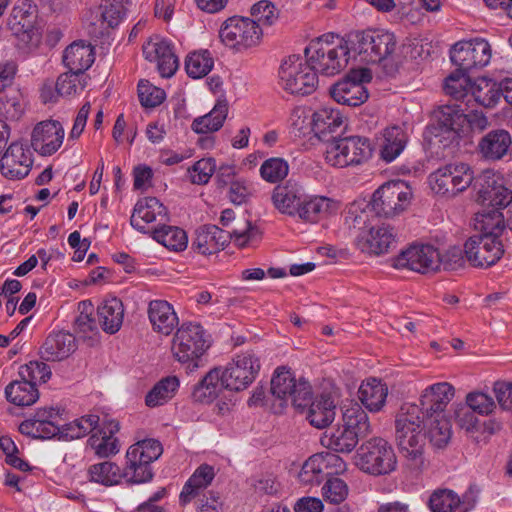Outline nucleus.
Segmentation results:
<instances>
[{"label":"nucleus","instance_id":"obj_1","mask_svg":"<svg viewBox=\"0 0 512 512\" xmlns=\"http://www.w3.org/2000/svg\"><path fill=\"white\" fill-rule=\"evenodd\" d=\"M397 39L394 33L382 29L352 31L342 38L334 33L324 34L310 41L305 57L316 73L334 76L344 70L349 54L353 52L360 62L380 65L387 76L398 69L395 60Z\"/></svg>","mask_w":512,"mask_h":512},{"label":"nucleus","instance_id":"obj_2","mask_svg":"<svg viewBox=\"0 0 512 512\" xmlns=\"http://www.w3.org/2000/svg\"><path fill=\"white\" fill-rule=\"evenodd\" d=\"M422 422L418 406L412 403H404L395 417V439L399 451L406 466L417 473L426 467V434L422 432Z\"/></svg>","mask_w":512,"mask_h":512},{"label":"nucleus","instance_id":"obj_3","mask_svg":"<svg viewBox=\"0 0 512 512\" xmlns=\"http://www.w3.org/2000/svg\"><path fill=\"white\" fill-rule=\"evenodd\" d=\"M38 20V7L30 0H22L13 7L8 19V29L17 39L18 50L28 55L35 51L42 39L41 32L36 26Z\"/></svg>","mask_w":512,"mask_h":512},{"label":"nucleus","instance_id":"obj_4","mask_svg":"<svg viewBox=\"0 0 512 512\" xmlns=\"http://www.w3.org/2000/svg\"><path fill=\"white\" fill-rule=\"evenodd\" d=\"M163 453L162 444L156 439H144L131 445L126 452L122 478L128 483L141 484L152 480V463Z\"/></svg>","mask_w":512,"mask_h":512},{"label":"nucleus","instance_id":"obj_5","mask_svg":"<svg viewBox=\"0 0 512 512\" xmlns=\"http://www.w3.org/2000/svg\"><path fill=\"white\" fill-rule=\"evenodd\" d=\"M356 465L369 475L383 476L396 470L397 457L392 445L382 437H373L361 444Z\"/></svg>","mask_w":512,"mask_h":512},{"label":"nucleus","instance_id":"obj_6","mask_svg":"<svg viewBox=\"0 0 512 512\" xmlns=\"http://www.w3.org/2000/svg\"><path fill=\"white\" fill-rule=\"evenodd\" d=\"M208 348L209 342L200 324L184 323L174 335L173 355L180 363L187 365L188 371L199 367V359Z\"/></svg>","mask_w":512,"mask_h":512},{"label":"nucleus","instance_id":"obj_7","mask_svg":"<svg viewBox=\"0 0 512 512\" xmlns=\"http://www.w3.org/2000/svg\"><path fill=\"white\" fill-rule=\"evenodd\" d=\"M372 145L367 137H337L327 144L325 160L338 168L359 165L372 156Z\"/></svg>","mask_w":512,"mask_h":512},{"label":"nucleus","instance_id":"obj_8","mask_svg":"<svg viewBox=\"0 0 512 512\" xmlns=\"http://www.w3.org/2000/svg\"><path fill=\"white\" fill-rule=\"evenodd\" d=\"M262 35V28L256 20L242 16L226 19L219 30L221 42L236 52H243L257 46L261 42Z\"/></svg>","mask_w":512,"mask_h":512},{"label":"nucleus","instance_id":"obj_9","mask_svg":"<svg viewBox=\"0 0 512 512\" xmlns=\"http://www.w3.org/2000/svg\"><path fill=\"white\" fill-rule=\"evenodd\" d=\"M279 78L282 88L293 95H310L318 85V76L309 62L298 56H289L280 66Z\"/></svg>","mask_w":512,"mask_h":512},{"label":"nucleus","instance_id":"obj_10","mask_svg":"<svg viewBox=\"0 0 512 512\" xmlns=\"http://www.w3.org/2000/svg\"><path fill=\"white\" fill-rule=\"evenodd\" d=\"M411 197L412 191L404 181H390L373 193L368 209L379 217H393L408 207Z\"/></svg>","mask_w":512,"mask_h":512},{"label":"nucleus","instance_id":"obj_11","mask_svg":"<svg viewBox=\"0 0 512 512\" xmlns=\"http://www.w3.org/2000/svg\"><path fill=\"white\" fill-rule=\"evenodd\" d=\"M474 179L471 167L465 163L449 164L429 176L431 189L439 195L452 197L464 191Z\"/></svg>","mask_w":512,"mask_h":512},{"label":"nucleus","instance_id":"obj_12","mask_svg":"<svg viewBox=\"0 0 512 512\" xmlns=\"http://www.w3.org/2000/svg\"><path fill=\"white\" fill-rule=\"evenodd\" d=\"M491 56V46L483 38L457 42L450 51L452 63L467 74L487 66Z\"/></svg>","mask_w":512,"mask_h":512},{"label":"nucleus","instance_id":"obj_13","mask_svg":"<svg viewBox=\"0 0 512 512\" xmlns=\"http://www.w3.org/2000/svg\"><path fill=\"white\" fill-rule=\"evenodd\" d=\"M260 367V359L254 352L247 351L236 355L225 369H221L226 389L245 390L257 377Z\"/></svg>","mask_w":512,"mask_h":512},{"label":"nucleus","instance_id":"obj_14","mask_svg":"<svg viewBox=\"0 0 512 512\" xmlns=\"http://www.w3.org/2000/svg\"><path fill=\"white\" fill-rule=\"evenodd\" d=\"M464 252L473 267L488 268L502 258L504 244L497 237L474 235L465 242Z\"/></svg>","mask_w":512,"mask_h":512},{"label":"nucleus","instance_id":"obj_15","mask_svg":"<svg viewBox=\"0 0 512 512\" xmlns=\"http://www.w3.org/2000/svg\"><path fill=\"white\" fill-rule=\"evenodd\" d=\"M370 74L365 69L353 70L343 80L330 88L331 97L340 104L356 107L367 101L369 94L364 82L370 81Z\"/></svg>","mask_w":512,"mask_h":512},{"label":"nucleus","instance_id":"obj_16","mask_svg":"<svg viewBox=\"0 0 512 512\" xmlns=\"http://www.w3.org/2000/svg\"><path fill=\"white\" fill-rule=\"evenodd\" d=\"M438 257L439 250L433 245H412L394 259L393 266L422 274L436 272Z\"/></svg>","mask_w":512,"mask_h":512},{"label":"nucleus","instance_id":"obj_17","mask_svg":"<svg viewBox=\"0 0 512 512\" xmlns=\"http://www.w3.org/2000/svg\"><path fill=\"white\" fill-rule=\"evenodd\" d=\"M454 395L455 389L448 382H439L428 386L420 395V405H417L421 419L445 416V408Z\"/></svg>","mask_w":512,"mask_h":512},{"label":"nucleus","instance_id":"obj_18","mask_svg":"<svg viewBox=\"0 0 512 512\" xmlns=\"http://www.w3.org/2000/svg\"><path fill=\"white\" fill-rule=\"evenodd\" d=\"M58 417H60L59 408H40L32 418L24 420L20 424L19 431L21 434L34 439L56 437L57 433H59Z\"/></svg>","mask_w":512,"mask_h":512},{"label":"nucleus","instance_id":"obj_19","mask_svg":"<svg viewBox=\"0 0 512 512\" xmlns=\"http://www.w3.org/2000/svg\"><path fill=\"white\" fill-rule=\"evenodd\" d=\"M64 128L59 121L46 120L38 123L31 134L33 149L42 156H50L61 147Z\"/></svg>","mask_w":512,"mask_h":512},{"label":"nucleus","instance_id":"obj_20","mask_svg":"<svg viewBox=\"0 0 512 512\" xmlns=\"http://www.w3.org/2000/svg\"><path fill=\"white\" fill-rule=\"evenodd\" d=\"M305 192L300 183L290 179L273 188L271 202L280 214L296 217L301 200L305 199Z\"/></svg>","mask_w":512,"mask_h":512},{"label":"nucleus","instance_id":"obj_21","mask_svg":"<svg viewBox=\"0 0 512 512\" xmlns=\"http://www.w3.org/2000/svg\"><path fill=\"white\" fill-rule=\"evenodd\" d=\"M143 54L149 61H156L162 77L169 78L175 74L179 66L173 46L166 39L155 37L143 45Z\"/></svg>","mask_w":512,"mask_h":512},{"label":"nucleus","instance_id":"obj_22","mask_svg":"<svg viewBox=\"0 0 512 512\" xmlns=\"http://www.w3.org/2000/svg\"><path fill=\"white\" fill-rule=\"evenodd\" d=\"M394 243L393 228L385 224L371 227L369 230H362L355 239L356 246L362 252L376 255L388 252Z\"/></svg>","mask_w":512,"mask_h":512},{"label":"nucleus","instance_id":"obj_23","mask_svg":"<svg viewBox=\"0 0 512 512\" xmlns=\"http://www.w3.org/2000/svg\"><path fill=\"white\" fill-rule=\"evenodd\" d=\"M344 125L343 116L338 109L322 107L312 115L311 127L314 134L327 144L340 135Z\"/></svg>","mask_w":512,"mask_h":512},{"label":"nucleus","instance_id":"obj_24","mask_svg":"<svg viewBox=\"0 0 512 512\" xmlns=\"http://www.w3.org/2000/svg\"><path fill=\"white\" fill-rule=\"evenodd\" d=\"M230 242V234L216 225H204L195 231L192 249L202 255L223 250Z\"/></svg>","mask_w":512,"mask_h":512},{"label":"nucleus","instance_id":"obj_25","mask_svg":"<svg viewBox=\"0 0 512 512\" xmlns=\"http://www.w3.org/2000/svg\"><path fill=\"white\" fill-rule=\"evenodd\" d=\"M30 154H26L22 144L12 143L1 159V173L8 179L25 178L32 166Z\"/></svg>","mask_w":512,"mask_h":512},{"label":"nucleus","instance_id":"obj_26","mask_svg":"<svg viewBox=\"0 0 512 512\" xmlns=\"http://www.w3.org/2000/svg\"><path fill=\"white\" fill-rule=\"evenodd\" d=\"M167 217V208L155 197L139 200L130 218V224L136 230L147 233L145 224L164 220Z\"/></svg>","mask_w":512,"mask_h":512},{"label":"nucleus","instance_id":"obj_27","mask_svg":"<svg viewBox=\"0 0 512 512\" xmlns=\"http://www.w3.org/2000/svg\"><path fill=\"white\" fill-rule=\"evenodd\" d=\"M512 138L505 129H494L484 135L478 143V150L486 160L503 159L510 151Z\"/></svg>","mask_w":512,"mask_h":512},{"label":"nucleus","instance_id":"obj_28","mask_svg":"<svg viewBox=\"0 0 512 512\" xmlns=\"http://www.w3.org/2000/svg\"><path fill=\"white\" fill-rule=\"evenodd\" d=\"M75 350V337L60 331L46 338L40 348V355L45 361H61L68 358Z\"/></svg>","mask_w":512,"mask_h":512},{"label":"nucleus","instance_id":"obj_29","mask_svg":"<svg viewBox=\"0 0 512 512\" xmlns=\"http://www.w3.org/2000/svg\"><path fill=\"white\" fill-rule=\"evenodd\" d=\"M148 316L153 329L163 335H170L179 322L173 306L165 300L151 301Z\"/></svg>","mask_w":512,"mask_h":512},{"label":"nucleus","instance_id":"obj_30","mask_svg":"<svg viewBox=\"0 0 512 512\" xmlns=\"http://www.w3.org/2000/svg\"><path fill=\"white\" fill-rule=\"evenodd\" d=\"M94 49L84 41L73 42L63 54V63L70 72L83 74L94 62Z\"/></svg>","mask_w":512,"mask_h":512},{"label":"nucleus","instance_id":"obj_31","mask_svg":"<svg viewBox=\"0 0 512 512\" xmlns=\"http://www.w3.org/2000/svg\"><path fill=\"white\" fill-rule=\"evenodd\" d=\"M226 389L221 368L211 369L202 380L194 386L192 398L196 402L209 404L213 402Z\"/></svg>","mask_w":512,"mask_h":512},{"label":"nucleus","instance_id":"obj_32","mask_svg":"<svg viewBox=\"0 0 512 512\" xmlns=\"http://www.w3.org/2000/svg\"><path fill=\"white\" fill-rule=\"evenodd\" d=\"M335 415L336 404L333 398L328 394H321L311 402L306 418L312 426L323 429L334 421Z\"/></svg>","mask_w":512,"mask_h":512},{"label":"nucleus","instance_id":"obj_33","mask_svg":"<svg viewBox=\"0 0 512 512\" xmlns=\"http://www.w3.org/2000/svg\"><path fill=\"white\" fill-rule=\"evenodd\" d=\"M439 129L443 132L458 135L463 132V124L467 121L465 109L461 104L453 103L440 106L435 111Z\"/></svg>","mask_w":512,"mask_h":512},{"label":"nucleus","instance_id":"obj_34","mask_svg":"<svg viewBox=\"0 0 512 512\" xmlns=\"http://www.w3.org/2000/svg\"><path fill=\"white\" fill-rule=\"evenodd\" d=\"M387 394V386L375 378L362 382L358 390L361 403L371 412H378L382 409Z\"/></svg>","mask_w":512,"mask_h":512},{"label":"nucleus","instance_id":"obj_35","mask_svg":"<svg viewBox=\"0 0 512 512\" xmlns=\"http://www.w3.org/2000/svg\"><path fill=\"white\" fill-rule=\"evenodd\" d=\"M470 99L473 98L480 106L493 108L502 97L501 82L488 78H479L470 86Z\"/></svg>","mask_w":512,"mask_h":512},{"label":"nucleus","instance_id":"obj_36","mask_svg":"<svg viewBox=\"0 0 512 512\" xmlns=\"http://www.w3.org/2000/svg\"><path fill=\"white\" fill-rule=\"evenodd\" d=\"M99 323L102 329L109 334H114L122 326L124 308L117 298L105 300L97 309Z\"/></svg>","mask_w":512,"mask_h":512},{"label":"nucleus","instance_id":"obj_37","mask_svg":"<svg viewBox=\"0 0 512 512\" xmlns=\"http://www.w3.org/2000/svg\"><path fill=\"white\" fill-rule=\"evenodd\" d=\"M214 477V468L208 464H201L185 483L180 493V501L183 504L190 502L200 490L210 485Z\"/></svg>","mask_w":512,"mask_h":512},{"label":"nucleus","instance_id":"obj_38","mask_svg":"<svg viewBox=\"0 0 512 512\" xmlns=\"http://www.w3.org/2000/svg\"><path fill=\"white\" fill-rule=\"evenodd\" d=\"M6 400L16 406H31L39 398L37 386L23 380H14L5 388Z\"/></svg>","mask_w":512,"mask_h":512},{"label":"nucleus","instance_id":"obj_39","mask_svg":"<svg viewBox=\"0 0 512 512\" xmlns=\"http://www.w3.org/2000/svg\"><path fill=\"white\" fill-rule=\"evenodd\" d=\"M80 314L74 321L76 334L83 339L91 341V345L97 341L99 335L98 324L92 316L94 307L90 301H81L78 304Z\"/></svg>","mask_w":512,"mask_h":512},{"label":"nucleus","instance_id":"obj_40","mask_svg":"<svg viewBox=\"0 0 512 512\" xmlns=\"http://www.w3.org/2000/svg\"><path fill=\"white\" fill-rule=\"evenodd\" d=\"M474 226L481 233L479 236H493L499 239L505 231L503 213L497 209H483L476 214Z\"/></svg>","mask_w":512,"mask_h":512},{"label":"nucleus","instance_id":"obj_41","mask_svg":"<svg viewBox=\"0 0 512 512\" xmlns=\"http://www.w3.org/2000/svg\"><path fill=\"white\" fill-rule=\"evenodd\" d=\"M227 114V102L218 101L208 114L194 119L191 128L197 134H207L218 131L223 126Z\"/></svg>","mask_w":512,"mask_h":512},{"label":"nucleus","instance_id":"obj_42","mask_svg":"<svg viewBox=\"0 0 512 512\" xmlns=\"http://www.w3.org/2000/svg\"><path fill=\"white\" fill-rule=\"evenodd\" d=\"M343 425L360 440L368 436L372 429L367 413L362 407L353 403L343 411Z\"/></svg>","mask_w":512,"mask_h":512},{"label":"nucleus","instance_id":"obj_43","mask_svg":"<svg viewBox=\"0 0 512 512\" xmlns=\"http://www.w3.org/2000/svg\"><path fill=\"white\" fill-rule=\"evenodd\" d=\"M381 158L390 163L394 161L404 150L407 143V134L399 126H392L384 131Z\"/></svg>","mask_w":512,"mask_h":512},{"label":"nucleus","instance_id":"obj_44","mask_svg":"<svg viewBox=\"0 0 512 512\" xmlns=\"http://www.w3.org/2000/svg\"><path fill=\"white\" fill-rule=\"evenodd\" d=\"M179 387L176 376H167L159 380L145 396V404L154 408L172 399Z\"/></svg>","mask_w":512,"mask_h":512},{"label":"nucleus","instance_id":"obj_45","mask_svg":"<svg viewBox=\"0 0 512 512\" xmlns=\"http://www.w3.org/2000/svg\"><path fill=\"white\" fill-rule=\"evenodd\" d=\"M296 217L309 223H316L327 214L331 200L326 197L310 196L305 192V199L301 200Z\"/></svg>","mask_w":512,"mask_h":512},{"label":"nucleus","instance_id":"obj_46","mask_svg":"<svg viewBox=\"0 0 512 512\" xmlns=\"http://www.w3.org/2000/svg\"><path fill=\"white\" fill-rule=\"evenodd\" d=\"M152 237L158 243L173 251H182L187 247L186 232L177 226L162 225L152 231Z\"/></svg>","mask_w":512,"mask_h":512},{"label":"nucleus","instance_id":"obj_47","mask_svg":"<svg viewBox=\"0 0 512 512\" xmlns=\"http://www.w3.org/2000/svg\"><path fill=\"white\" fill-rule=\"evenodd\" d=\"M479 197L482 199L483 204H486L490 209L501 210L507 207L512 202V191L502 184H497L493 181L492 184L488 183L479 191Z\"/></svg>","mask_w":512,"mask_h":512},{"label":"nucleus","instance_id":"obj_48","mask_svg":"<svg viewBox=\"0 0 512 512\" xmlns=\"http://www.w3.org/2000/svg\"><path fill=\"white\" fill-rule=\"evenodd\" d=\"M422 425L427 430V437L430 443L443 448L447 445L451 437V425L445 416L431 417V419H422Z\"/></svg>","mask_w":512,"mask_h":512},{"label":"nucleus","instance_id":"obj_49","mask_svg":"<svg viewBox=\"0 0 512 512\" xmlns=\"http://www.w3.org/2000/svg\"><path fill=\"white\" fill-rule=\"evenodd\" d=\"M89 480L104 486H113L120 483L122 473L120 467L110 461L93 464L88 469Z\"/></svg>","mask_w":512,"mask_h":512},{"label":"nucleus","instance_id":"obj_50","mask_svg":"<svg viewBox=\"0 0 512 512\" xmlns=\"http://www.w3.org/2000/svg\"><path fill=\"white\" fill-rule=\"evenodd\" d=\"M470 79L466 72L460 71L458 68L455 72L451 73L445 80L444 90L445 93L451 96L454 100H465L467 98L466 106L470 102Z\"/></svg>","mask_w":512,"mask_h":512},{"label":"nucleus","instance_id":"obj_51","mask_svg":"<svg viewBox=\"0 0 512 512\" xmlns=\"http://www.w3.org/2000/svg\"><path fill=\"white\" fill-rule=\"evenodd\" d=\"M214 60L208 50L190 53L185 61V69L189 77L199 79L206 76L213 68Z\"/></svg>","mask_w":512,"mask_h":512},{"label":"nucleus","instance_id":"obj_52","mask_svg":"<svg viewBox=\"0 0 512 512\" xmlns=\"http://www.w3.org/2000/svg\"><path fill=\"white\" fill-rule=\"evenodd\" d=\"M297 381L290 370L279 367L271 379V393L278 399L287 400Z\"/></svg>","mask_w":512,"mask_h":512},{"label":"nucleus","instance_id":"obj_53","mask_svg":"<svg viewBox=\"0 0 512 512\" xmlns=\"http://www.w3.org/2000/svg\"><path fill=\"white\" fill-rule=\"evenodd\" d=\"M324 441H326L327 447L335 452L350 453L358 444L359 439L342 425L335 429L330 436H326Z\"/></svg>","mask_w":512,"mask_h":512},{"label":"nucleus","instance_id":"obj_54","mask_svg":"<svg viewBox=\"0 0 512 512\" xmlns=\"http://www.w3.org/2000/svg\"><path fill=\"white\" fill-rule=\"evenodd\" d=\"M321 454H314L305 461L299 472V481L304 485L320 484L327 476Z\"/></svg>","mask_w":512,"mask_h":512},{"label":"nucleus","instance_id":"obj_55","mask_svg":"<svg viewBox=\"0 0 512 512\" xmlns=\"http://www.w3.org/2000/svg\"><path fill=\"white\" fill-rule=\"evenodd\" d=\"M127 3L128 0H102L99 6L102 23H106L109 28L116 27L126 15Z\"/></svg>","mask_w":512,"mask_h":512},{"label":"nucleus","instance_id":"obj_56","mask_svg":"<svg viewBox=\"0 0 512 512\" xmlns=\"http://www.w3.org/2000/svg\"><path fill=\"white\" fill-rule=\"evenodd\" d=\"M460 503L458 495L449 489L436 490L429 499V507L432 512H454Z\"/></svg>","mask_w":512,"mask_h":512},{"label":"nucleus","instance_id":"obj_57","mask_svg":"<svg viewBox=\"0 0 512 512\" xmlns=\"http://www.w3.org/2000/svg\"><path fill=\"white\" fill-rule=\"evenodd\" d=\"M289 173V165L282 158H269L260 167L261 177L269 183L282 181Z\"/></svg>","mask_w":512,"mask_h":512},{"label":"nucleus","instance_id":"obj_58","mask_svg":"<svg viewBox=\"0 0 512 512\" xmlns=\"http://www.w3.org/2000/svg\"><path fill=\"white\" fill-rule=\"evenodd\" d=\"M18 374L21 379L37 386V381L42 383L47 382L50 379L52 372L46 363L41 361H30L29 363L20 366Z\"/></svg>","mask_w":512,"mask_h":512},{"label":"nucleus","instance_id":"obj_59","mask_svg":"<svg viewBox=\"0 0 512 512\" xmlns=\"http://www.w3.org/2000/svg\"><path fill=\"white\" fill-rule=\"evenodd\" d=\"M0 103L6 117L18 120L24 112L22 94L19 89L10 88L1 98Z\"/></svg>","mask_w":512,"mask_h":512},{"label":"nucleus","instance_id":"obj_60","mask_svg":"<svg viewBox=\"0 0 512 512\" xmlns=\"http://www.w3.org/2000/svg\"><path fill=\"white\" fill-rule=\"evenodd\" d=\"M138 97L142 106L154 108L160 105L165 99L163 89L152 85L147 80H141L138 84Z\"/></svg>","mask_w":512,"mask_h":512},{"label":"nucleus","instance_id":"obj_61","mask_svg":"<svg viewBox=\"0 0 512 512\" xmlns=\"http://www.w3.org/2000/svg\"><path fill=\"white\" fill-rule=\"evenodd\" d=\"M464 254V250L457 246L449 247L444 252L439 251L437 271L440 268L446 271H454L464 267L465 260H467Z\"/></svg>","mask_w":512,"mask_h":512},{"label":"nucleus","instance_id":"obj_62","mask_svg":"<svg viewBox=\"0 0 512 512\" xmlns=\"http://www.w3.org/2000/svg\"><path fill=\"white\" fill-rule=\"evenodd\" d=\"M465 403L475 413L481 416H487L491 414L496 408L494 399L481 391H472L466 395Z\"/></svg>","mask_w":512,"mask_h":512},{"label":"nucleus","instance_id":"obj_63","mask_svg":"<svg viewBox=\"0 0 512 512\" xmlns=\"http://www.w3.org/2000/svg\"><path fill=\"white\" fill-rule=\"evenodd\" d=\"M322 495L326 501L332 504H339L347 498L348 486L340 478H329L322 487Z\"/></svg>","mask_w":512,"mask_h":512},{"label":"nucleus","instance_id":"obj_64","mask_svg":"<svg viewBox=\"0 0 512 512\" xmlns=\"http://www.w3.org/2000/svg\"><path fill=\"white\" fill-rule=\"evenodd\" d=\"M216 170V162L213 158H203L194 163L189 169L191 182L198 185L208 183Z\"/></svg>","mask_w":512,"mask_h":512}]
</instances>
